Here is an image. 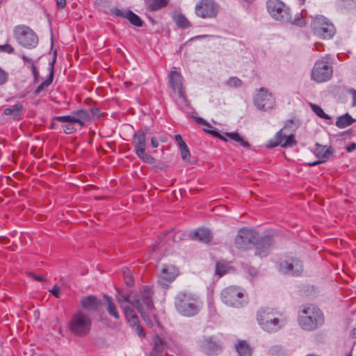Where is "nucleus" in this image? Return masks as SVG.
Returning <instances> with one entry per match:
<instances>
[{"instance_id": "1", "label": "nucleus", "mask_w": 356, "mask_h": 356, "mask_svg": "<svg viewBox=\"0 0 356 356\" xmlns=\"http://www.w3.org/2000/svg\"><path fill=\"white\" fill-rule=\"evenodd\" d=\"M153 291L151 287L144 286L140 293L135 297L131 298L127 294H120L117 297V300L121 307L125 302L130 303L140 314L143 320L148 325H152L150 317L154 316L153 310L154 309L152 301Z\"/></svg>"}, {"instance_id": "2", "label": "nucleus", "mask_w": 356, "mask_h": 356, "mask_svg": "<svg viewBox=\"0 0 356 356\" xmlns=\"http://www.w3.org/2000/svg\"><path fill=\"white\" fill-rule=\"evenodd\" d=\"M175 307L183 316L193 317L200 311L202 302L198 297L188 291H180L175 298Z\"/></svg>"}, {"instance_id": "3", "label": "nucleus", "mask_w": 356, "mask_h": 356, "mask_svg": "<svg viewBox=\"0 0 356 356\" xmlns=\"http://www.w3.org/2000/svg\"><path fill=\"white\" fill-rule=\"evenodd\" d=\"M257 318L262 329L270 332L277 331L286 322L282 313L269 307L260 309Z\"/></svg>"}, {"instance_id": "4", "label": "nucleus", "mask_w": 356, "mask_h": 356, "mask_svg": "<svg viewBox=\"0 0 356 356\" xmlns=\"http://www.w3.org/2000/svg\"><path fill=\"white\" fill-rule=\"evenodd\" d=\"M298 322L303 330L312 331L323 324L324 316L316 306H303L299 313Z\"/></svg>"}, {"instance_id": "5", "label": "nucleus", "mask_w": 356, "mask_h": 356, "mask_svg": "<svg viewBox=\"0 0 356 356\" xmlns=\"http://www.w3.org/2000/svg\"><path fill=\"white\" fill-rule=\"evenodd\" d=\"M222 301L227 305L233 307H241L248 302L245 291L239 286H231L221 292Z\"/></svg>"}, {"instance_id": "6", "label": "nucleus", "mask_w": 356, "mask_h": 356, "mask_svg": "<svg viewBox=\"0 0 356 356\" xmlns=\"http://www.w3.org/2000/svg\"><path fill=\"white\" fill-rule=\"evenodd\" d=\"M266 7L269 15L275 20L283 23L291 21L290 8L280 0H268Z\"/></svg>"}, {"instance_id": "7", "label": "nucleus", "mask_w": 356, "mask_h": 356, "mask_svg": "<svg viewBox=\"0 0 356 356\" xmlns=\"http://www.w3.org/2000/svg\"><path fill=\"white\" fill-rule=\"evenodd\" d=\"M92 321L90 318L82 311L75 313L71 319L70 330L77 336L88 334L91 329Z\"/></svg>"}, {"instance_id": "8", "label": "nucleus", "mask_w": 356, "mask_h": 356, "mask_svg": "<svg viewBox=\"0 0 356 356\" xmlns=\"http://www.w3.org/2000/svg\"><path fill=\"white\" fill-rule=\"evenodd\" d=\"M148 129H140L136 131L132 138V144L134 151L137 156L147 163L152 164L154 163V158L146 153V136Z\"/></svg>"}, {"instance_id": "9", "label": "nucleus", "mask_w": 356, "mask_h": 356, "mask_svg": "<svg viewBox=\"0 0 356 356\" xmlns=\"http://www.w3.org/2000/svg\"><path fill=\"white\" fill-rule=\"evenodd\" d=\"M314 33L323 39H330L335 34V28L333 24L322 15L315 17L312 22Z\"/></svg>"}, {"instance_id": "10", "label": "nucleus", "mask_w": 356, "mask_h": 356, "mask_svg": "<svg viewBox=\"0 0 356 356\" xmlns=\"http://www.w3.org/2000/svg\"><path fill=\"white\" fill-rule=\"evenodd\" d=\"M169 82L173 90L175 102L179 106L187 105V99L183 90V78L179 72L171 71L169 74Z\"/></svg>"}, {"instance_id": "11", "label": "nucleus", "mask_w": 356, "mask_h": 356, "mask_svg": "<svg viewBox=\"0 0 356 356\" xmlns=\"http://www.w3.org/2000/svg\"><path fill=\"white\" fill-rule=\"evenodd\" d=\"M14 36L18 43L26 48L35 47L38 42L35 33L26 26H16L14 29Z\"/></svg>"}, {"instance_id": "12", "label": "nucleus", "mask_w": 356, "mask_h": 356, "mask_svg": "<svg viewBox=\"0 0 356 356\" xmlns=\"http://www.w3.org/2000/svg\"><path fill=\"white\" fill-rule=\"evenodd\" d=\"M195 13L200 18H214L219 13V6L214 0H200L196 3Z\"/></svg>"}, {"instance_id": "13", "label": "nucleus", "mask_w": 356, "mask_h": 356, "mask_svg": "<svg viewBox=\"0 0 356 356\" xmlns=\"http://www.w3.org/2000/svg\"><path fill=\"white\" fill-rule=\"evenodd\" d=\"M259 237L258 233L248 228L241 229L235 238V245L241 250H248L255 245Z\"/></svg>"}, {"instance_id": "14", "label": "nucleus", "mask_w": 356, "mask_h": 356, "mask_svg": "<svg viewBox=\"0 0 356 356\" xmlns=\"http://www.w3.org/2000/svg\"><path fill=\"white\" fill-rule=\"evenodd\" d=\"M332 75V67L325 59L316 62L312 71V79L317 83L328 81Z\"/></svg>"}, {"instance_id": "15", "label": "nucleus", "mask_w": 356, "mask_h": 356, "mask_svg": "<svg viewBox=\"0 0 356 356\" xmlns=\"http://www.w3.org/2000/svg\"><path fill=\"white\" fill-rule=\"evenodd\" d=\"M254 104L258 109L266 111L274 107L275 101L272 94L266 88H261L256 92Z\"/></svg>"}, {"instance_id": "16", "label": "nucleus", "mask_w": 356, "mask_h": 356, "mask_svg": "<svg viewBox=\"0 0 356 356\" xmlns=\"http://www.w3.org/2000/svg\"><path fill=\"white\" fill-rule=\"evenodd\" d=\"M153 343L154 347L152 353L153 356H163L167 349L172 350L173 352L177 353L179 351V348L173 341L163 339L159 335H155L153 337Z\"/></svg>"}, {"instance_id": "17", "label": "nucleus", "mask_w": 356, "mask_h": 356, "mask_svg": "<svg viewBox=\"0 0 356 356\" xmlns=\"http://www.w3.org/2000/svg\"><path fill=\"white\" fill-rule=\"evenodd\" d=\"M279 271L283 274L298 276L302 273L303 265L300 259L291 257L280 262Z\"/></svg>"}, {"instance_id": "18", "label": "nucleus", "mask_w": 356, "mask_h": 356, "mask_svg": "<svg viewBox=\"0 0 356 356\" xmlns=\"http://www.w3.org/2000/svg\"><path fill=\"white\" fill-rule=\"evenodd\" d=\"M90 115L86 110H77L68 115V134L81 129L88 120Z\"/></svg>"}, {"instance_id": "19", "label": "nucleus", "mask_w": 356, "mask_h": 356, "mask_svg": "<svg viewBox=\"0 0 356 356\" xmlns=\"http://www.w3.org/2000/svg\"><path fill=\"white\" fill-rule=\"evenodd\" d=\"M199 345L201 350L207 355H217L222 349L221 343L215 341L211 337L200 339Z\"/></svg>"}, {"instance_id": "20", "label": "nucleus", "mask_w": 356, "mask_h": 356, "mask_svg": "<svg viewBox=\"0 0 356 356\" xmlns=\"http://www.w3.org/2000/svg\"><path fill=\"white\" fill-rule=\"evenodd\" d=\"M273 245L272 237L266 235L264 236L258 237L255 243V254L261 257H266L270 252Z\"/></svg>"}, {"instance_id": "21", "label": "nucleus", "mask_w": 356, "mask_h": 356, "mask_svg": "<svg viewBox=\"0 0 356 356\" xmlns=\"http://www.w3.org/2000/svg\"><path fill=\"white\" fill-rule=\"evenodd\" d=\"M178 274L179 270L175 266L165 265L161 271L159 282L163 287L168 286L167 282L173 281Z\"/></svg>"}, {"instance_id": "22", "label": "nucleus", "mask_w": 356, "mask_h": 356, "mask_svg": "<svg viewBox=\"0 0 356 356\" xmlns=\"http://www.w3.org/2000/svg\"><path fill=\"white\" fill-rule=\"evenodd\" d=\"M332 152L333 151L331 147L327 148L326 146L316 143L314 149V154L318 160L313 163H309L308 165L310 166H314L319 163L325 162L332 154Z\"/></svg>"}, {"instance_id": "23", "label": "nucleus", "mask_w": 356, "mask_h": 356, "mask_svg": "<svg viewBox=\"0 0 356 356\" xmlns=\"http://www.w3.org/2000/svg\"><path fill=\"white\" fill-rule=\"evenodd\" d=\"M112 12L117 16L127 19L134 26L137 27H141L143 26V22L140 17L130 10H124L115 8L113 9Z\"/></svg>"}, {"instance_id": "24", "label": "nucleus", "mask_w": 356, "mask_h": 356, "mask_svg": "<svg viewBox=\"0 0 356 356\" xmlns=\"http://www.w3.org/2000/svg\"><path fill=\"white\" fill-rule=\"evenodd\" d=\"M81 305L83 309L89 312H96L101 308L102 304L100 300L97 299L95 296H88L82 298Z\"/></svg>"}, {"instance_id": "25", "label": "nucleus", "mask_w": 356, "mask_h": 356, "mask_svg": "<svg viewBox=\"0 0 356 356\" xmlns=\"http://www.w3.org/2000/svg\"><path fill=\"white\" fill-rule=\"evenodd\" d=\"M193 240L200 241L204 243H209L211 240V234L209 229L199 228L191 234Z\"/></svg>"}, {"instance_id": "26", "label": "nucleus", "mask_w": 356, "mask_h": 356, "mask_svg": "<svg viewBox=\"0 0 356 356\" xmlns=\"http://www.w3.org/2000/svg\"><path fill=\"white\" fill-rule=\"evenodd\" d=\"M103 297L106 301V310L108 314L115 319H119L120 314L118 311L117 306L113 302L112 298L108 295H104Z\"/></svg>"}, {"instance_id": "27", "label": "nucleus", "mask_w": 356, "mask_h": 356, "mask_svg": "<svg viewBox=\"0 0 356 356\" xmlns=\"http://www.w3.org/2000/svg\"><path fill=\"white\" fill-rule=\"evenodd\" d=\"M195 121L198 123V124H203L206 127V128H204V131L209 134H211V136H215L216 138H218L220 139H221L222 140H224V141H227V139L223 136H222L221 134H220L218 132H217L215 130H213L211 128V125L210 124H209L207 121H205L203 118H198V117H196L195 118Z\"/></svg>"}, {"instance_id": "28", "label": "nucleus", "mask_w": 356, "mask_h": 356, "mask_svg": "<svg viewBox=\"0 0 356 356\" xmlns=\"http://www.w3.org/2000/svg\"><path fill=\"white\" fill-rule=\"evenodd\" d=\"M170 0H145L147 8L149 11H156L166 6Z\"/></svg>"}, {"instance_id": "29", "label": "nucleus", "mask_w": 356, "mask_h": 356, "mask_svg": "<svg viewBox=\"0 0 356 356\" xmlns=\"http://www.w3.org/2000/svg\"><path fill=\"white\" fill-rule=\"evenodd\" d=\"M124 313L126 318L131 327L137 325L139 323L138 317L129 306L123 307Z\"/></svg>"}, {"instance_id": "30", "label": "nucleus", "mask_w": 356, "mask_h": 356, "mask_svg": "<svg viewBox=\"0 0 356 356\" xmlns=\"http://www.w3.org/2000/svg\"><path fill=\"white\" fill-rule=\"evenodd\" d=\"M355 121L348 113H346L337 118L336 126L340 129H343L352 124Z\"/></svg>"}, {"instance_id": "31", "label": "nucleus", "mask_w": 356, "mask_h": 356, "mask_svg": "<svg viewBox=\"0 0 356 356\" xmlns=\"http://www.w3.org/2000/svg\"><path fill=\"white\" fill-rule=\"evenodd\" d=\"M286 138V135L283 134L282 129L280 130L275 136V138L273 140L268 141L267 145L268 147L273 148L276 146L283 145L284 139Z\"/></svg>"}, {"instance_id": "32", "label": "nucleus", "mask_w": 356, "mask_h": 356, "mask_svg": "<svg viewBox=\"0 0 356 356\" xmlns=\"http://www.w3.org/2000/svg\"><path fill=\"white\" fill-rule=\"evenodd\" d=\"M236 349L240 356H251L252 350L249 345L244 341L236 345Z\"/></svg>"}, {"instance_id": "33", "label": "nucleus", "mask_w": 356, "mask_h": 356, "mask_svg": "<svg viewBox=\"0 0 356 356\" xmlns=\"http://www.w3.org/2000/svg\"><path fill=\"white\" fill-rule=\"evenodd\" d=\"M53 70L51 68L47 79L45 81H44L40 85H39L38 88L35 89V95H40L45 91L46 88L53 81Z\"/></svg>"}, {"instance_id": "34", "label": "nucleus", "mask_w": 356, "mask_h": 356, "mask_svg": "<svg viewBox=\"0 0 356 356\" xmlns=\"http://www.w3.org/2000/svg\"><path fill=\"white\" fill-rule=\"evenodd\" d=\"M23 109V105L20 103H17L15 105L6 108L3 111V113L6 115H13L15 117L20 115Z\"/></svg>"}, {"instance_id": "35", "label": "nucleus", "mask_w": 356, "mask_h": 356, "mask_svg": "<svg viewBox=\"0 0 356 356\" xmlns=\"http://www.w3.org/2000/svg\"><path fill=\"white\" fill-rule=\"evenodd\" d=\"M175 24L180 28L186 29L191 26L187 18L182 14H177L173 17Z\"/></svg>"}, {"instance_id": "36", "label": "nucleus", "mask_w": 356, "mask_h": 356, "mask_svg": "<svg viewBox=\"0 0 356 356\" xmlns=\"http://www.w3.org/2000/svg\"><path fill=\"white\" fill-rule=\"evenodd\" d=\"M310 106L312 111L314 112L316 115H318L319 118L325 120L330 119V117L327 114L325 113V112L319 106L314 104H310Z\"/></svg>"}, {"instance_id": "37", "label": "nucleus", "mask_w": 356, "mask_h": 356, "mask_svg": "<svg viewBox=\"0 0 356 356\" xmlns=\"http://www.w3.org/2000/svg\"><path fill=\"white\" fill-rule=\"evenodd\" d=\"M229 266L225 262H218L216 265V273L219 276H222L227 273Z\"/></svg>"}, {"instance_id": "38", "label": "nucleus", "mask_w": 356, "mask_h": 356, "mask_svg": "<svg viewBox=\"0 0 356 356\" xmlns=\"http://www.w3.org/2000/svg\"><path fill=\"white\" fill-rule=\"evenodd\" d=\"M122 275L124 279V282L127 286H131L134 284V280L132 278V273L131 270L126 268L122 270Z\"/></svg>"}, {"instance_id": "39", "label": "nucleus", "mask_w": 356, "mask_h": 356, "mask_svg": "<svg viewBox=\"0 0 356 356\" xmlns=\"http://www.w3.org/2000/svg\"><path fill=\"white\" fill-rule=\"evenodd\" d=\"M226 85L230 88H239L242 85V81L236 76H232L226 81Z\"/></svg>"}, {"instance_id": "40", "label": "nucleus", "mask_w": 356, "mask_h": 356, "mask_svg": "<svg viewBox=\"0 0 356 356\" xmlns=\"http://www.w3.org/2000/svg\"><path fill=\"white\" fill-rule=\"evenodd\" d=\"M296 145V141L294 138L293 134H291L286 136L284 141L283 143V145H282V147L286 148V147H291Z\"/></svg>"}, {"instance_id": "41", "label": "nucleus", "mask_w": 356, "mask_h": 356, "mask_svg": "<svg viewBox=\"0 0 356 356\" xmlns=\"http://www.w3.org/2000/svg\"><path fill=\"white\" fill-rule=\"evenodd\" d=\"M289 22L298 26H304L306 24L305 19L300 13H298L293 19L291 17V21Z\"/></svg>"}, {"instance_id": "42", "label": "nucleus", "mask_w": 356, "mask_h": 356, "mask_svg": "<svg viewBox=\"0 0 356 356\" xmlns=\"http://www.w3.org/2000/svg\"><path fill=\"white\" fill-rule=\"evenodd\" d=\"M341 6L347 9H352L356 7V0H339Z\"/></svg>"}, {"instance_id": "43", "label": "nucleus", "mask_w": 356, "mask_h": 356, "mask_svg": "<svg viewBox=\"0 0 356 356\" xmlns=\"http://www.w3.org/2000/svg\"><path fill=\"white\" fill-rule=\"evenodd\" d=\"M180 151H181V155L183 160L186 161L191 157V153L189 152V149L186 145H181V146L179 147Z\"/></svg>"}, {"instance_id": "44", "label": "nucleus", "mask_w": 356, "mask_h": 356, "mask_svg": "<svg viewBox=\"0 0 356 356\" xmlns=\"http://www.w3.org/2000/svg\"><path fill=\"white\" fill-rule=\"evenodd\" d=\"M234 141L238 143L242 147L245 148L249 149L250 147V143L245 140L239 134Z\"/></svg>"}, {"instance_id": "45", "label": "nucleus", "mask_w": 356, "mask_h": 356, "mask_svg": "<svg viewBox=\"0 0 356 356\" xmlns=\"http://www.w3.org/2000/svg\"><path fill=\"white\" fill-rule=\"evenodd\" d=\"M0 51L11 54L14 52V49L11 45L6 44L4 45H0Z\"/></svg>"}, {"instance_id": "46", "label": "nucleus", "mask_w": 356, "mask_h": 356, "mask_svg": "<svg viewBox=\"0 0 356 356\" xmlns=\"http://www.w3.org/2000/svg\"><path fill=\"white\" fill-rule=\"evenodd\" d=\"M8 80V73L0 68V86L4 84Z\"/></svg>"}, {"instance_id": "47", "label": "nucleus", "mask_w": 356, "mask_h": 356, "mask_svg": "<svg viewBox=\"0 0 356 356\" xmlns=\"http://www.w3.org/2000/svg\"><path fill=\"white\" fill-rule=\"evenodd\" d=\"M269 352L271 355H276L279 354L280 353H282V348L281 346H273L270 350Z\"/></svg>"}, {"instance_id": "48", "label": "nucleus", "mask_w": 356, "mask_h": 356, "mask_svg": "<svg viewBox=\"0 0 356 356\" xmlns=\"http://www.w3.org/2000/svg\"><path fill=\"white\" fill-rule=\"evenodd\" d=\"M133 327H135V331L137 333V334L140 337H145V333L143 330V328L142 327L139 325V323H137V325H134Z\"/></svg>"}, {"instance_id": "49", "label": "nucleus", "mask_w": 356, "mask_h": 356, "mask_svg": "<svg viewBox=\"0 0 356 356\" xmlns=\"http://www.w3.org/2000/svg\"><path fill=\"white\" fill-rule=\"evenodd\" d=\"M347 92L352 95V98H353L352 106H356V90H355L353 88H349L347 90Z\"/></svg>"}, {"instance_id": "50", "label": "nucleus", "mask_w": 356, "mask_h": 356, "mask_svg": "<svg viewBox=\"0 0 356 356\" xmlns=\"http://www.w3.org/2000/svg\"><path fill=\"white\" fill-rule=\"evenodd\" d=\"M29 276L31 277H33L35 280H38L39 282H44L45 280V278L41 275H35L34 273L30 272L29 273Z\"/></svg>"}, {"instance_id": "51", "label": "nucleus", "mask_w": 356, "mask_h": 356, "mask_svg": "<svg viewBox=\"0 0 356 356\" xmlns=\"http://www.w3.org/2000/svg\"><path fill=\"white\" fill-rule=\"evenodd\" d=\"M32 72L34 76V82L36 83L39 79V72L37 71L36 67L34 65L32 66Z\"/></svg>"}, {"instance_id": "52", "label": "nucleus", "mask_w": 356, "mask_h": 356, "mask_svg": "<svg viewBox=\"0 0 356 356\" xmlns=\"http://www.w3.org/2000/svg\"><path fill=\"white\" fill-rule=\"evenodd\" d=\"M175 140L177 142L179 146H181V145H185L186 143L182 139V137L181 136V135H175Z\"/></svg>"}, {"instance_id": "53", "label": "nucleus", "mask_w": 356, "mask_h": 356, "mask_svg": "<svg viewBox=\"0 0 356 356\" xmlns=\"http://www.w3.org/2000/svg\"><path fill=\"white\" fill-rule=\"evenodd\" d=\"M225 135L229 137L230 139L233 140H235L236 138H237L238 134V133H236V132H226L225 133Z\"/></svg>"}, {"instance_id": "54", "label": "nucleus", "mask_w": 356, "mask_h": 356, "mask_svg": "<svg viewBox=\"0 0 356 356\" xmlns=\"http://www.w3.org/2000/svg\"><path fill=\"white\" fill-rule=\"evenodd\" d=\"M50 292L56 298H59V288L57 286V285H55L54 288L50 291Z\"/></svg>"}, {"instance_id": "55", "label": "nucleus", "mask_w": 356, "mask_h": 356, "mask_svg": "<svg viewBox=\"0 0 356 356\" xmlns=\"http://www.w3.org/2000/svg\"><path fill=\"white\" fill-rule=\"evenodd\" d=\"M56 4L58 8H63L66 5V0H56Z\"/></svg>"}, {"instance_id": "56", "label": "nucleus", "mask_w": 356, "mask_h": 356, "mask_svg": "<svg viewBox=\"0 0 356 356\" xmlns=\"http://www.w3.org/2000/svg\"><path fill=\"white\" fill-rule=\"evenodd\" d=\"M356 149V143H352L346 147V150L348 152H351Z\"/></svg>"}, {"instance_id": "57", "label": "nucleus", "mask_w": 356, "mask_h": 356, "mask_svg": "<svg viewBox=\"0 0 356 356\" xmlns=\"http://www.w3.org/2000/svg\"><path fill=\"white\" fill-rule=\"evenodd\" d=\"M58 122H67V115L55 117Z\"/></svg>"}, {"instance_id": "58", "label": "nucleus", "mask_w": 356, "mask_h": 356, "mask_svg": "<svg viewBox=\"0 0 356 356\" xmlns=\"http://www.w3.org/2000/svg\"><path fill=\"white\" fill-rule=\"evenodd\" d=\"M151 145L154 148H156V147H157L159 146V142H158L157 139L155 137H152L151 138Z\"/></svg>"}, {"instance_id": "59", "label": "nucleus", "mask_w": 356, "mask_h": 356, "mask_svg": "<svg viewBox=\"0 0 356 356\" xmlns=\"http://www.w3.org/2000/svg\"><path fill=\"white\" fill-rule=\"evenodd\" d=\"M248 273L252 276L254 277L257 275V270L256 268H250L248 269Z\"/></svg>"}, {"instance_id": "60", "label": "nucleus", "mask_w": 356, "mask_h": 356, "mask_svg": "<svg viewBox=\"0 0 356 356\" xmlns=\"http://www.w3.org/2000/svg\"><path fill=\"white\" fill-rule=\"evenodd\" d=\"M51 127L52 129H56L58 127V122H57V120H56L55 118L52 120Z\"/></svg>"}, {"instance_id": "61", "label": "nucleus", "mask_w": 356, "mask_h": 356, "mask_svg": "<svg viewBox=\"0 0 356 356\" xmlns=\"http://www.w3.org/2000/svg\"><path fill=\"white\" fill-rule=\"evenodd\" d=\"M314 46H315V48H316V49L317 51H321V47H322V45H321V44H319V43H315V44H314Z\"/></svg>"}, {"instance_id": "62", "label": "nucleus", "mask_w": 356, "mask_h": 356, "mask_svg": "<svg viewBox=\"0 0 356 356\" xmlns=\"http://www.w3.org/2000/svg\"><path fill=\"white\" fill-rule=\"evenodd\" d=\"M350 334L353 338H356V327L352 330Z\"/></svg>"}, {"instance_id": "63", "label": "nucleus", "mask_w": 356, "mask_h": 356, "mask_svg": "<svg viewBox=\"0 0 356 356\" xmlns=\"http://www.w3.org/2000/svg\"><path fill=\"white\" fill-rule=\"evenodd\" d=\"M206 37H207V35H205L197 36V38H206Z\"/></svg>"}, {"instance_id": "64", "label": "nucleus", "mask_w": 356, "mask_h": 356, "mask_svg": "<svg viewBox=\"0 0 356 356\" xmlns=\"http://www.w3.org/2000/svg\"><path fill=\"white\" fill-rule=\"evenodd\" d=\"M300 4H304L305 2V0H299Z\"/></svg>"}]
</instances>
